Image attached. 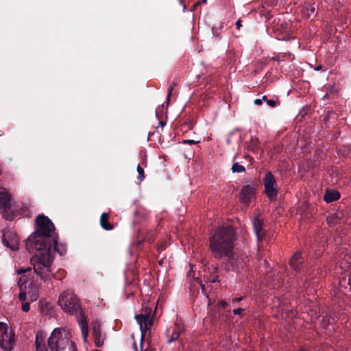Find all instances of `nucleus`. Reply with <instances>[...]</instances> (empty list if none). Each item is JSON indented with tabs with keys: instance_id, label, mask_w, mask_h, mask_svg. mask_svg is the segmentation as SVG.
I'll list each match as a JSON object with an SVG mask.
<instances>
[{
	"instance_id": "1",
	"label": "nucleus",
	"mask_w": 351,
	"mask_h": 351,
	"mask_svg": "<svg viewBox=\"0 0 351 351\" xmlns=\"http://www.w3.org/2000/svg\"><path fill=\"white\" fill-rule=\"evenodd\" d=\"M36 222V230L27 239L26 246L29 252H40L32 259L34 270L42 280H48L53 276V253L56 252L62 255L66 248L64 244L59 243L56 240H53V245L49 243V238L54 234L55 228L48 217L39 215Z\"/></svg>"
},
{
	"instance_id": "2",
	"label": "nucleus",
	"mask_w": 351,
	"mask_h": 351,
	"mask_svg": "<svg viewBox=\"0 0 351 351\" xmlns=\"http://www.w3.org/2000/svg\"><path fill=\"white\" fill-rule=\"evenodd\" d=\"M234 240L235 233L230 226L219 227L210 239V247L215 256L228 257V264L233 270L238 267L237 258L232 252Z\"/></svg>"
},
{
	"instance_id": "3",
	"label": "nucleus",
	"mask_w": 351,
	"mask_h": 351,
	"mask_svg": "<svg viewBox=\"0 0 351 351\" xmlns=\"http://www.w3.org/2000/svg\"><path fill=\"white\" fill-rule=\"evenodd\" d=\"M51 351H77L75 344L70 340V333L62 328H55L48 339Z\"/></svg>"
},
{
	"instance_id": "4",
	"label": "nucleus",
	"mask_w": 351,
	"mask_h": 351,
	"mask_svg": "<svg viewBox=\"0 0 351 351\" xmlns=\"http://www.w3.org/2000/svg\"><path fill=\"white\" fill-rule=\"evenodd\" d=\"M153 317L154 315L152 314V308L147 304H143L141 313L135 315V319L139 325V328L141 332V337L139 342V351H143V341L153 324Z\"/></svg>"
},
{
	"instance_id": "5",
	"label": "nucleus",
	"mask_w": 351,
	"mask_h": 351,
	"mask_svg": "<svg viewBox=\"0 0 351 351\" xmlns=\"http://www.w3.org/2000/svg\"><path fill=\"white\" fill-rule=\"evenodd\" d=\"M58 305L66 313L74 315L80 310L78 299L71 290L64 291L59 297Z\"/></svg>"
},
{
	"instance_id": "6",
	"label": "nucleus",
	"mask_w": 351,
	"mask_h": 351,
	"mask_svg": "<svg viewBox=\"0 0 351 351\" xmlns=\"http://www.w3.org/2000/svg\"><path fill=\"white\" fill-rule=\"evenodd\" d=\"M26 276H21L18 282V285L20 288L19 298L21 302H25L26 299H28L30 302H34L38 298L39 287L32 282L27 285H26Z\"/></svg>"
},
{
	"instance_id": "7",
	"label": "nucleus",
	"mask_w": 351,
	"mask_h": 351,
	"mask_svg": "<svg viewBox=\"0 0 351 351\" xmlns=\"http://www.w3.org/2000/svg\"><path fill=\"white\" fill-rule=\"evenodd\" d=\"M0 212L9 220H12L16 216L14 210V205L11 203L10 195L3 187H0Z\"/></svg>"
},
{
	"instance_id": "8",
	"label": "nucleus",
	"mask_w": 351,
	"mask_h": 351,
	"mask_svg": "<svg viewBox=\"0 0 351 351\" xmlns=\"http://www.w3.org/2000/svg\"><path fill=\"white\" fill-rule=\"evenodd\" d=\"M15 342L12 328L5 323L0 322V346L6 351L13 349Z\"/></svg>"
},
{
	"instance_id": "9",
	"label": "nucleus",
	"mask_w": 351,
	"mask_h": 351,
	"mask_svg": "<svg viewBox=\"0 0 351 351\" xmlns=\"http://www.w3.org/2000/svg\"><path fill=\"white\" fill-rule=\"evenodd\" d=\"M265 193L267 196L274 199L276 197L278 193V186L276 180L271 172L266 173L264 178Z\"/></svg>"
},
{
	"instance_id": "10",
	"label": "nucleus",
	"mask_w": 351,
	"mask_h": 351,
	"mask_svg": "<svg viewBox=\"0 0 351 351\" xmlns=\"http://www.w3.org/2000/svg\"><path fill=\"white\" fill-rule=\"evenodd\" d=\"M3 243L5 245L13 250L19 247V239L14 231L10 229H4L3 231Z\"/></svg>"
},
{
	"instance_id": "11",
	"label": "nucleus",
	"mask_w": 351,
	"mask_h": 351,
	"mask_svg": "<svg viewBox=\"0 0 351 351\" xmlns=\"http://www.w3.org/2000/svg\"><path fill=\"white\" fill-rule=\"evenodd\" d=\"M255 185L254 184L244 186L240 193V199L243 204H248L255 193Z\"/></svg>"
},
{
	"instance_id": "12",
	"label": "nucleus",
	"mask_w": 351,
	"mask_h": 351,
	"mask_svg": "<svg viewBox=\"0 0 351 351\" xmlns=\"http://www.w3.org/2000/svg\"><path fill=\"white\" fill-rule=\"evenodd\" d=\"M93 333L96 346L101 347L104 343V338L101 334L100 325L97 322L93 323Z\"/></svg>"
},
{
	"instance_id": "13",
	"label": "nucleus",
	"mask_w": 351,
	"mask_h": 351,
	"mask_svg": "<svg viewBox=\"0 0 351 351\" xmlns=\"http://www.w3.org/2000/svg\"><path fill=\"white\" fill-rule=\"evenodd\" d=\"M253 227L255 231L256 237L258 240H262L263 239V236L265 232L263 229V220L259 217H256L253 221Z\"/></svg>"
},
{
	"instance_id": "14",
	"label": "nucleus",
	"mask_w": 351,
	"mask_h": 351,
	"mask_svg": "<svg viewBox=\"0 0 351 351\" xmlns=\"http://www.w3.org/2000/svg\"><path fill=\"white\" fill-rule=\"evenodd\" d=\"M302 263V260L301 258V253L300 252H295L290 259V265L295 270L299 269V265Z\"/></svg>"
},
{
	"instance_id": "15",
	"label": "nucleus",
	"mask_w": 351,
	"mask_h": 351,
	"mask_svg": "<svg viewBox=\"0 0 351 351\" xmlns=\"http://www.w3.org/2000/svg\"><path fill=\"white\" fill-rule=\"evenodd\" d=\"M339 197V192L335 190L327 191L324 195V199L326 202H332L337 200Z\"/></svg>"
},
{
	"instance_id": "16",
	"label": "nucleus",
	"mask_w": 351,
	"mask_h": 351,
	"mask_svg": "<svg viewBox=\"0 0 351 351\" xmlns=\"http://www.w3.org/2000/svg\"><path fill=\"white\" fill-rule=\"evenodd\" d=\"M316 6L314 5H306L302 9L303 14L305 17L311 18L315 16Z\"/></svg>"
},
{
	"instance_id": "17",
	"label": "nucleus",
	"mask_w": 351,
	"mask_h": 351,
	"mask_svg": "<svg viewBox=\"0 0 351 351\" xmlns=\"http://www.w3.org/2000/svg\"><path fill=\"white\" fill-rule=\"evenodd\" d=\"M79 325L81 329L82 335L84 341H86L88 337V325L85 319L82 318L79 321Z\"/></svg>"
},
{
	"instance_id": "18",
	"label": "nucleus",
	"mask_w": 351,
	"mask_h": 351,
	"mask_svg": "<svg viewBox=\"0 0 351 351\" xmlns=\"http://www.w3.org/2000/svg\"><path fill=\"white\" fill-rule=\"evenodd\" d=\"M108 218L109 215L107 213H103L100 217L101 226L106 230H110L112 228V226L108 222Z\"/></svg>"
},
{
	"instance_id": "19",
	"label": "nucleus",
	"mask_w": 351,
	"mask_h": 351,
	"mask_svg": "<svg viewBox=\"0 0 351 351\" xmlns=\"http://www.w3.org/2000/svg\"><path fill=\"white\" fill-rule=\"evenodd\" d=\"M43 339L42 337L41 333H37L36 337V351H47L46 348H45L44 345L43 344Z\"/></svg>"
},
{
	"instance_id": "20",
	"label": "nucleus",
	"mask_w": 351,
	"mask_h": 351,
	"mask_svg": "<svg viewBox=\"0 0 351 351\" xmlns=\"http://www.w3.org/2000/svg\"><path fill=\"white\" fill-rule=\"evenodd\" d=\"M337 264L338 265V267L343 271H346L347 269H348V268L350 267V262L349 261L348 259H346V260H341V261H338V262L337 263Z\"/></svg>"
},
{
	"instance_id": "21",
	"label": "nucleus",
	"mask_w": 351,
	"mask_h": 351,
	"mask_svg": "<svg viewBox=\"0 0 351 351\" xmlns=\"http://www.w3.org/2000/svg\"><path fill=\"white\" fill-rule=\"evenodd\" d=\"M232 170L233 172L242 173L245 171V169L243 165L236 162L232 165Z\"/></svg>"
},
{
	"instance_id": "22",
	"label": "nucleus",
	"mask_w": 351,
	"mask_h": 351,
	"mask_svg": "<svg viewBox=\"0 0 351 351\" xmlns=\"http://www.w3.org/2000/svg\"><path fill=\"white\" fill-rule=\"evenodd\" d=\"M137 171L138 173L137 178L140 182H142L145 178L144 170L139 165L137 166Z\"/></svg>"
},
{
	"instance_id": "23",
	"label": "nucleus",
	"mask_w": 351,
	"mask_h": 351,
	"mask_svg": "<svg viewBox=\"0 0 351 351\" xmlns=\"http://www.w3.org/2000/svg\"><path fill=\"white\" fill-rule=\"evenodd\" d=\"M337 217L336 215H329L328 217H327V223L328 225H330V226H333L335 222H336V219H337Z\"/></svg>"
},
{
	"instance_id": "24",
	"label": "nucleus",
	"mask_w": 351,
	"mask_h": 351,
	"mask_svg": "<svg viewBox=\"0 0 351 351\" xmlns=\"http://www.w3.org/2000/svg\"><path fill=\"white\" fill-rule=\"evenodd\" d=\"M179 336H180V332H173L172 333V335L170 337V339H169L168 342L171 343V342L174 341L175 340H176L179 337Z\"/></svg>"
},
{
	"instance_id": "25",
	"label": "nucleus",
	"mask_w": 351,
	"mask_h": 351,
	"mask_svg": "<svg viewBox=\"0 0 351 351\" xmlns=\"http://www.w3.org/2000/svg\"><path fill=\"white\" fill-rule=\"evenodd\" d=\"M22 310L24 312H28L29 311V302H23L22 304Z\"/></svg>"
},
{
	"instance_id": "26",
	"label": "nucleus",
	"mask_w": 351,
	"mask_h": 351,
	"mask_svg": "<svg viewBox=\"0 0 351 351\" xmlns=\"http://www.w3.org/2000/svg\"><path fill=\"white\" fill-rule=\"evenodd\" d=\"M31 271V268L30 267H27V268H25V269H17L16 270V273L18 274H24V273H26L27 271Z\"/></svg>"
},
{
	"instance_id": "27",
	"label": "nucleus",
	"mask_w": 351,
	"mask_h": 351,
	"mask_svg": "<svg viewBox=\"0 0 351 351\" xmlns=\"http://www.w3.org/2000/svg\"><path fill=\"white\" fill-rule=\"evenodd\" d=\"M266 99V96H263L262 99H256L254 100V104L256 105H261L262 104L263 100H265Z\"/></svg>"
},
{
	"instance_id": "28",
	"label": "nucleus",
	"mask_w": 351,
	"mask_h": 351,
	"mask_svg": "<svg viewBox=\"0 0 351 351\" xmlns=\"http://www.w3.org/2000/svg\"><path fill=\"white\" fill-rule=\"evenodd\" d=\"M162 110H163V105L160 107H158L157 109H156V116L157 117H159V113H162Z\"/></svg>"
},
{
	"instance_id": "29",
	"label": "nucleus",
	"mask_w": 351,
	"mask_h": 351,
	"mask_svg": "<svg viewBox=\"0 0 351 351\" xmlns=\"http://www.w3.org/2000/svg\"><path fill=\"white\" fill-rule=\"evenodd\" d=\"M243 308H239L234 309L233 311V313L235 315H240L243 312Z\"/></svg>"
},
{
	"instance_id": "30",
	"label": "nucleus",
	"mask_w": 351,
	"mask_h": 351,
	"mask_svg": "<svg viewBox=\"0 0 351 351\" xmlns=\"http://www.w3.org/2000/svg\"><path fill=\"white\" fill-rule=\"evenodd\" d=\"M267 103L269 106H272V107L276 106V102L274 100H271V99L267 100Z\"/></svg>"
},
{
	"instance_id": "31",
	"label": "nucleus",
	"mask_w": 351,
	"mask_h": 351,
	"mask_svg": "<svg viewBox=\"0 0 351 351\" xmlns=\"http://www.w3.org/2000/svg\"><path fill=\"white\" fill-rule=\"evenodd\" d=\"M199 141H195L193 140H185L184 141V143H189V144H195L198 143Z\"/></svg>"
},
{
	"instance_id": "32",
	"label": "nucleus",
	"mask_w": 351,
	"mask_h": 351,
	"mask_svg": "<svg viewBox=\"0 0 351 351\" xmlns=\"http://www.w3.org/2000/svg\"><path fill=\"white\" fill-rule=\"evenodd\" d=\"M282 32H284V33H287V32L289 31V29H288V25H287V24H286L285 27H282Z\"/></svg>"
},
{
	"instance_id": "33",
	"label": "nucleus",
	"mask_w": 351,
	"mask_h": 351,
	"mask_svg": "<svg viewBox=\"0 0 351 351\" xmlns=\"http://www.w3.org/2000/svg\"><path fill=\"white\" fill-rule=\"evenodd\" d=\"M236 25L237 27V29H240L241 27V21L240 20H238L237 22H236Z\"/></svg>"
},
{
	"instance_id": "34",
	"label": "nucleus",
	"mask_w": 351,
	"mask_h": 351,
	"mask_svg": "<svg viewBox=\"0 0 351 351\" xmlns=\"http://www.w3.org/2000/svg\"><path fill=\"white\" fill-rule=\"evenodd\" d=\"M172 90H173V88H169V91H168L167 99H169V97L171 95V93H172Z\"/></svg>"
},
{
	"instance_id": "35",
	"label": "nucleus",
	"mask_w": 351,
	"mask_h": 351,
	"mask_svg": "<svg viewBox=\"0 0 351 351\" xmlns=\"http://www.w3.org/2000/svg\"><path fill=\"white\" fill-rule=\"evenodd\" d=\"M133 349L134 350V351H138L137 345L135 343L133 344Z\"/></svg>"
},
{
	"instance_id": "36",
	"label": "nucleus",
	"mask_w": 351,
	"mask_h": 351,
	"mask_svg": "<svg viewBox=\"0 0 351 351\" xmlns=\"http://www.w3.org/2000/svg\"><path fill=\"white\" fill-rule=\"evenodd\" d=\"M210 281H211V282H216L219 281V280H218L217 277H215V278H213Z\"/></svg>"
},
{
	"instance_id": "37",
	"label": "nucleus",
	"mask_w": 351,
	"mask_h": 351,
	"mask_svg": "<svg viewBox=\"0 0 351 351\" xmlns=\"http://www.w3.org/2000/svg\"><path fill=\"white\" fill-rule=\"evenodd\" d=\"M243 298L241 297V298H234L233 299V302H239L242 300Z\"/></svg>"
},
{
	"instance_id": "38",
	"label": "nucleus",
	"mask_w": 351,
	"mask_h": 351,
	"mask_svg": "<svg viewBox=\"0 0 351 351\" xmlns=\"http://www.w3.org/2000/svg\"><path fill=\"white\" fill-rule=\"evenodd\" d=\"M220 304H221L222 306L225 307V306L227 305V303H226V302H224V301H221V302H220Z\"/></svg>"
},
{
	"instance_id": "39",
	"label": "nucleus",
	"mask_w": 351,
	"mask_h": 351,
	"mask_svg": "<svg viewBox=\"0 0 351 351\" xmlns=\"http://www.w3.org/2000/svg\"><path fill=\"white\" fill-rule=\"evenodd\" d=\"M159 123L161 125V126H162V127H164V126H165V122H163V121H159Z\"/></svg>"
},
{
	"instance_id": "40",
	"label": "nucleus",
	"mask_w": 351,
	"mask_h": 351,
	"mask_svg": "<svg viewBox=\"0 0 351 351\" xmlns=\"http://www.w3.org/2000/svg\"><path fill=\"white\" fill-rule=\"evenodd\" d=\"M320 69H321V66H317V67L316 68V70H319Z\"/></svg>"
},
{
	"instance_id": "41",
	"label": "nucleus",
	"mask_w": 351,
	"mask_h": 351,
	"mask_svg": "<svg viewBox=\"0 0 351 351\" xmlns=\"http://www.w3.org/2000/svg\"><path fill=\"white\" fill-rule=\"evenodd\" d=\"M202 290L204 291V285H202Z\"/></svg>"
},
{
	"instance_id": "42",
	"label": "nucleus",
	"mask_w": 351,
	"mask_h": 351,
	"mask_svg": "<svg viewBox=\"0 0 351 351\" xmlns=\"http://www.w3.org/2000/svg\"><path fill=\"white\" fill-rule=\"evenodd\" d=\"M299 351H307L306 350H304V349H301Z\"/></svg>"
},
{
	"instance_id": "43",
	"label": "nucleus",
	"mask_w": 351,
	"mask_h": 351,
	"mask_svg": "<svg viewBox=\"0 0 351 351\" xmlns=\"http://www.w3.org/2000/svg\"><path fill=\"white\" fill-rule=\"evenodd\" d=\"M206 0H203V3H206Z\"/></svg>"
}]
</instances>
